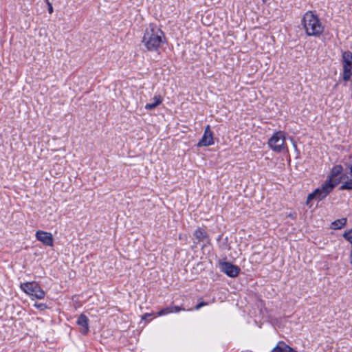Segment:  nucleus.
<instances>
[{
  "instance_id": "nucleus-18",
  "label": "nucleus",
  "mask_w": 352,
  "mask_h": 352,
  "mask_svg": "<svg viewBox=\"0 0 352 352\" xmlns=\"http://www.w3.org/2000/svg\"><path fill=\"white\" fill-rule=\"evenodd\" d=\"M34 306L41 311H43L44 309H47V305L44 303H35L34 305Z\"/></svg>"
},
{
  "instance_id": "nucleus-3",
  "label": "nucleus",
  "mask_w": 352,
  "mask_h": 352,
  "mask_svg": "<svg viewBox=\"0 0 352 352\" xmlns=\"http://www.w3.org/2000/svg\"><path fill=\"white\" fill-rule=\"evenodd\" d=\"M267 145L270 149L277 153L287 151L285 133L282 131L275 132L268 140Z\"/></svg>"
},
{
  "instance_id": "nucleus-20",
  "label": "nucleus",
  "mask_w": 352,
  "mask_h": 352,
  "mask_svg": "<svg viewBox=\"0 0 352 352\" xmlns=\"http://www.w3.org/2000/svg\"><path fill=\"white\" fill-rule=\"evenodd\" d=\"M45 4L47 6L48 12L50 14H52L53 12V7L52 5L50 3V1H45Z\"/></svg>"
},
{
  "instance_id": "nucleus-23",
  "label": "nucleus",
  "mask_w": 352,
  "mask_h": 352,
  "mask_svg": "<svg viewBox=\"0 0 352 352\" xmlns=\"http://www.w3.org/2000/svg\"><path fill=\"white\" fill-rule=\"evenodd\" d=\"M151 315L148 314H146L144 315V316L142 317V319L145 320L146 318H148V316H150Z\"/></svg>"
},
{
  "instance_id": "nucleus-1",
  "label": "nucleus",
  "mask_w": 352,
  "mask_h": 352,
  "mask_svg": "<svg viewBox=\"0 0 352 352\" xmlns=\"http://www.w3.org/2000/svg\"><path fill=\"white\" fill-rule=\"evenodd\" d=\"M165 41L164 33L156 25L150 24L146 28L142 43L148 50H157Z\"/></svg>"
},
{
  "instance_id": "nucleus-15",
  "label": "nucleus",
  "mask_w": 352,
  "mask_h": 352,
  "mask_svg": "<svg viewBox=\"0 0 352 352\" xmlns=\"http://www.w3.org/2000/svg\"><path fill=\"white\" fill-rule=\"evenodd\" d=\"M346 218H342L340 219H337L331 223V228H333V230L341 229L346 225Z\"/></svg>"
},
{
  "instance_id": "nucleus-14",
  "label": "nucleus",
  "mask_w": 352,
  "mask_h": 352,
  "mask_svg": "<svg viewBox=\"0 0 352 352\" xmlns=\"http://www.w3.org/2000/svg\"><path fill=\"white\" fill-rule=\"evenodd\" d=\"M342 170L343 168L341 165H336L333 166V168L331 169V176L329 180H330L331 182L332 183V180L334 179L336 177L340 175Z\"/></svg>"
},
{
  "instance_id": "nucleus-17",
  "label": "nucleus",
  "mask_w": 352,
  "mask_h": 352,
  "mask_svg": "<svg viewBox=\"0 0 352 352\" xmlns=\"http://www.w3.org/2000/svg\"><path fill=\"white\" fill-rule=\"evenodd\" d=\"M344 238L347 240L352 246V228L343 234Z\"/></svg>"
},
{
  "instance_id": "nucleus-4",
  "label": "nucleus",
  "mask_w": 352,
  "mask_h": 352,
  "mask_svg": "<svg viewBox=\"0 0 352 352\" xmlns=\"http://www.w3.org/2000/svg\"><path fill=\"white\" fill-rule=\"evenodd\" d=\"M336 184V181L334 184L331 183L330 180L326 181L320 188H316L313 192L308 195L306 202L307 205L314 199H317L319 201L324 199L332 191Z\"/></svg>"
},
{
  "instance_id": "nucleus-22",
  "label": "nucleus",
  "mask_w": 352,
  "mask_h": 352,
  "mask_svg": "<svg viewBox=\"0 0 352 352\" xmlns=\"http://www.w3.org/2000/svg\"><path fill=\"white\" fill-rule=\"evenodd\" d=\"M349 258H350V263H351V264H352V245H351V250Z\"/></svg>"
},
{
  "instance_id": "nucleus-12",
  "label": "nucleus",
  "mask_w": 352,
  "mask_h": 352,
  "mask_svg": "<svg viewBox=\"0 0 352 352\" xmlns=\"http://www.w3.org/2000/svg\"><path fill=\"white\" fill-rule=\"evenodd\" d=\"M194 236L197 239L198 242H205L209 240L208 234L201 228H198L195 230Z\"/></svg>"
},
{
  "instance_id": "nucleus-10",
  "label": "nucleus",
  "mask_w": 352,
  "mask_h": 352,
  "mask_svg": "<svg viewBox=\"0 0 352 352\" xmlns=\"http://www.w3.org/2000/svg\"><path fill=\"white\" fill-rule=\"evenodd\" d=\"M89 319L85 314H80L76 321V323L80 327L82 334H87L89 331Z\"/></svg>"
},
{
  "instance_id": "nucleus-8",
  "label": "nucleus",
  "mask_w": 352,
  "mask_h": 352,
  "mask_svg": "<svg viewBox=\"0 0 352 352\" xmlns=\"http://www.w3.org/2000/svg\"><path fill=\"white\" fill-rule=\"evenodd\" d=\"M35 236L36 239L41 241L43 245L50 247L53 246L54 239L50 232L38 230L36 232Z\"/></svg>"
},
{
  "instance_id": "nucleus-16",
  "label": "nucleus",
  "mask_w": 352,
  "mask_h": 352,
  "mask_svg": "<svg viewBox=\"0 0 352 352\" xmlns=\"http://www.w3.org/2000/svg\"><path fill=\"white\" fill-rule=\"evenodd\" d=\"M171 313H173V311H172L171 306H170V307H167L164 308V309H161L160 311H159L157 312V315L159 316H164V315L171 314Z\"/></svg>"
},
{
  "instance_id": "nucleus-11",
  "label": "nucleus",
  "mask_w": 352,
  "mask_h": 352,
  "mask_svg": "<svg viewBox=\"0 0 352 352\" xmlns=\"http://www.w3.org/2000/svg\"><path fill=\"white\" fill-rule=\"evenodd\" d=\"M271 352H298L283 341H279Z\"/></svg>"
},
{
  "instance_id": "nucleus-5",
  "label": "nucleus",
  "mask_w": 352,
  "mask_h": 352,
  "mask_svg": "<svg viewBox=\"0 0 352 352\" xmlns=\"http://www.w3.org/2000/svg\"><path fill=\"white\" fill-rule=\"evenodd\" d=\"M21 289L32 296L37 299H43L45 296V292L41 288L39 285L35 282H28L21 285Z\"/></svg>"
},
{
  "instance_id": "nucleus-2",
  "label": "nucleus",
  "mask_w": 352,
  "mask_h": 352,
  "mask_svg": "<svg viewBox=\"0 0 352 352\" xmlns=\"http://www.w3.org/2000/svg\"><path fill=\"white\" fill-rule=\"evenodd\" d=\"M302 24L308 36H319L324 30L319 18L311 11L306 12L302 19Z\"/></svg>"
},
{
  "instance_id": "nucleus-19",
  "label": "nucleus",
  "mask_w": 352,
  "mask_h": 352,
  "mask_svg": "<svg viewBox=\"0 0 352 352\" xmlns=\"http://www.w3.org/2000/svg\"><path fill=\"white\" fill-rule=\"evenodd\" d=\"M173 313H177L180 311H185V308L179 306H171Z\"/></svg>"
},
{
  "instance_id": "nucleus-7",
  "label": "nucleus",
  "mask_w": 352,
  "mask_h": 352,
  "mask_svg": "<svg viewBox=\"0 0 352 352\" xmlns=\"http://www.w3.org/2000/svg\"><path fill=\"white\" fill-rule=\"evenodd\" d=\"M213 144V133L210 130V125H207L204 129V133L201 139L197 143V146H208L212 145Z\"/></svg>"
},
{
  "instance_id": "nucleus-13",
  "label": "nucleus",
  "mask_w": 352,
  "mask_h": 352,
  "mask_svg": "<svg viewBox=\"0 0 352 352\" xmlns=\"http://www.w3.org/2000/svg\"><path fill=\"white\" fill-rule=\"evenodd\" d=\"M162 102V100L160 96H155L153 98V102L151 103H148L145 105V109L146 110H152L160 104Z\"/></svg>"
},
{
  "instance_id": "nucleus-21",
  "label": "nucleus",
  "mask_w": 352,
  "mask_h": 352,
  "mask_svg": "<svg viewBox=\"0 0 352 352\" xmlns=\"http://www.w3.org/2000/svg\"><path fill=\"white\" fill-rule=\"evenodd\" d=\"M208 303L207 302H201L199 304H197L195 307V309L196 310H199L201 307L205 306V305H207Z\"/></svg>"
},
{
  "instance_id": "nucleus-9",
  "label": "nucleus",
  "mask_w": 352,
  "mask_h": 352,
  "mask_svg": "<svg viewBox=\"0 0 352 352\" xmlns=\"http://www.w3.org/2000/svg\"><path fill=\"white\" fill-rule=\"evenodd\" d=\"M221 270L230 277H236L240 272V268L228 262H224L221 264Z\"/></svg>"
},
{
  "instance_id": "nucleus-6",
  "label": "nucleus",
  "mask_w": 352,
  "mask_h": 352,
  "mask_svg": "<svg viewBox=\"0 0 352 352\" xmlns=\"http://www.w3.org/2000/svg\"><path fill=\"white\" fill-rule=\"evenodd\" d=\"M343 67V80L349 81L352 76V54L349 51L344 52L342 54Z\"/></svg>"
}]
</instances>
